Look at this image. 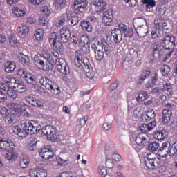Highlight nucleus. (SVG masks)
Instances as JSON below:
<instances>
[{"instance_id":"22","label":"nucleus","mask_w":177,"mask_h":177,"mask_svg":"<svg viewBox=\"0 0 177 177\" xmlns=\"http://www.w3.org/2000/svg\"><path fill=\"white\" fill-rule=\"evenodd\" d=\"M15 150H16L15 145H12L11 147H9L7 149L8 153L6 154V156L8 160L13 161V160H16L17 158V153L15 152Z\"/></svg>"},{"instance_id":"10","label":"nucleus","mask_w":177,"mask_h":177,"mask_svg":"<svg viewBox=\"0 0 177 177\" xmlns=\"http://www.w3.org/2000/svg\"><path fill=\"white\" fill-rule=\"evenodd\" d=\"M160 159L158 158H149L148 157L147 160L145 161V164L149 169H157L158 168V165H160Z\"/></svg>"},{"instance_id":"54","label":"nucleus","mask_w":177,"mask_h":177,"mask_svg":"<svg viewBox=\"0 0 177 177\" xmlns=\"http://www.w3.org/2000/svg\"><path fill=\"white\" fill-rule=\"evenodd\" d=\"M66 60H64L63 58L55 59V64L58 67H60L59 68L63 69V66H66Z\"/></svg>"},{"instance_id":"20","label":"nucleus","mask_w":177,"mask_h":177,"mask_svg":"<svg viewBox=\"0 0 177 177\" xmlns=\"http://www.w3.org/2000/svg\"><path fill=\"white\" fill-rule=\"evenodd\" d=\"M157 81H158V74L157 73V72H155L151 79V81H149L147 84H145V86L146 91H149V89L153 88V86H154V85L157 84Z\"/></svg>"},{"instance_id":"30","label":"nucleus","mask_w":177,"mask_h":177,"mask_svg":"<svg viewBox=\"0 0 177 177\" xmlns=\"http://www.w3.org/2000/svg\"><path fill=\"white\" fill-rule=\"evenodd\" d=\"M142 4L145 5L147 12H150L156 6V0H142Z\"/></svg>"},{"instance_id":"16","label":"nucleus","mask_w":177,"mask_h":177,"mask_svg":"<svg viewBox=\"0 0 177 177\" xmlns=\"http://www.w3.org/2000/svg\"><path fill=\"white\" fill-rule=\"evenodd\" d=\"M30 177H46L48 176V173H46V170L40 169L36 170L34 169H31L29 171Z\"/></svg>"},{"instance_id":"14","label":"nucleus","mask_w":177,"mask_h":177,"mask_svg":"<svg viewBox=\"0 0 177 177\" xmlns=\"http://www.w3.org/2000/svg\"><path fill=\"white\" fill-rule=\"evenodd\" d=\"M153 138L156 140H164L168 138V131L165 129L158 130L154 132Z\"/></svg>"},{"instance_id":"31","label":"nucleus","mask_w":177,"mask_h":177,"mask_svg":"<svg viewBox=\"0 0 177 177\" xmlns=\"http://www.w3.org/2000/svg\"><path fill=\"white\" fill-rule=\"evenodd\" d=\"M83 71L86 73L87 78L92 80V78H95V73L92 70V67L91 66V64L87 65L86 67H83Z\"/></svg>"},{"instance_id":"7","label":"nucleus","mask_w":177,"mask_h":177,"mask_svg":"<svg viewBox=\"0 0 177 177\" xmlns=\"http://www.w3.org/2000/svg\"><path fill=\"white\" fill-rule=\"evenodd\" d=\"M113 10L111 8L108 9L103 12L102 23L105 24V26H113V24H114L113 21Z\"/></svg>"},{"instance_id":"50","label":"nucleus","mask_w":177,"mask_h":177,"mask_svg":"<svg viewBox=\"0 0 177 177\" xmlns=\"http://www.w3.org/2000/svg\"><path fill=\"white\" fill-rule=\"evenodd\" d=\"M133 28L129 27L123 32V34L126 38H132V37H133Z\"/></svg>"},{"instance_id":"32","label":"nucleus","mask_w":177,"mask_h":177,"mask_svg":"<svg viewBox=\"0 0 177 177\" xmlns=\"http://www.w3.org/2000/svg\"><path fill=\"white\" fill-rule=\"evenodd\" d=\"M39 82L40 85H42V86H44L46 89L49 88V86L50 84H52V80H49V78H46V77L41 76L39 78Z\"/></svg>"},{"instance_id":"59","label":"nucleus","mask_w":177,"mask_h":177,"mask_svg":"<svg viewBox=\"0 0 177 177\" xmlns=\"http://www.w3.org/2000/svg\"><path fill=\"white\" fill-rule=\"evenodd\" d=\"M32 125V120L28 122V123L24 124V127H25V131H26L29 135H31Z\"/></svg>"},{"instance_id":"41","label":"nucleus","mask_w":177,"mask_h":177,"mask_svg":"<svg viewBox=\"0 0 177 177\" xmlns=\"http://www.w3.org/2000/svg\"><path fill=\"white\" fill-rule=\"evenodd\" d=\"M148 149L151 150V151H158V149H160V143L157 142H151L149 141L148 145Z\"/></svg>"},{"instance_id":"4","label":"nucleus","mask_w":177,"mask_h":177,"mask_svg":"<svg viewBox=\"0 0 177 177\" xmlns=\"http://www.w3.org/2000/svg\"><path fill=\"white\" fill-rule=\"evenodd\" d=\"M66 13L68 19V26H70L71 27H74V26H77V24L80 23L81 18L78 15H80L78 12L75 11L72 12L70 10H67Z\"/></svg>"},{"instance_id":"21","label":"nucleus","mask_w":177,"mask_h":177,"mask_svg":"<svg viewBox=\"0 0 177 177\" xmlns=\"http://www.w3.org/2000/svg\"><path fill=\"white\" fill-rule=\"evenodd\" d=\"M142 121L146 122V121H151V120L156 118V112L153 109H149L146 114L142 115Z\"/></svg>"},{"instance_id":"27","label":"nucleus","mask_w":177,"mask_h":177,"mask_svg":"<svg viewBox=\"0 0 177 177\" xmlns=\"http://www.w3.org/2000/svg\"><path fill=\"white\" fill-rule=\"evenodd\" d=\"M53 48H54V51L51 53L52 56L55 59H59L60 57V53L63 50V45L58 44L57 46H53Z\"/></svg>"},{"instance_id":"8","label":"nucleus","mask_w":177,"mask_h":177,"mask_svg":"<svg viewBox=\"0 0 177 177\" xmlns=\"http://www.w3.org/2000/svg\"><path fill=\"white\" fill-rule=\"evenodd\" d=\"M60 41L63 44H67L71 37V32L67 26H64L59 30Z\"/></svg>"},{"instance_id":"63","label":"nucleus","mask_w":177,"mask_h":177,"mask_svg":"<svg viewBox=\"0 0 177 177\" xmlns=\"http://www.w3.org/2000/svg\"><path fill=\"white\" fill-rule=\"evenodd\" d=\"M8 100V95L0 90V103H5Z\"/></svg>"},{"instance_id":"38","label":"nucleus","mask_w":177,"mask_h":177,"mask_svg":"<svg viewBox=\"0 0 177 177\" xmlns=\"http://www.w3.org/2000/svg\"><path fill=\"white\" fill-rule=\"evenodd\" d=\"M151 74V71L149 69L144 70L142 74L140 75L138 84H142V82L146 80V78H149V77H150Z\"/></svg>"},{"instance_id":"15","label":"nucleus","mask_w":177,"mask_h":177,"mask_svg":"<svg viewBox=\"0 0 177 177\" xmlns=\"http://www.w3.org/2000/svg\"><path fill=\"white\" fill-rule=\"evenodd\" d=\"M14 92H18L19 93H23L26 91V85L23 82H19L15 79L14 86L12 87Z\"/></svg>"},{"instance_id":"11","label":"nucleus","mask_w":177,"mask_h":177,"mask_svg":"<svg viewBox=\"0 0 177 177\" xmlns=\"http://www.w3.org/2000/svg\"><path fill=\"white\" fill-rule=\"evenodd\" d=\"M169 147H171V142L168 141L162 142V145L158 149V155L162 158H166L169 151Z\"/></svg>"},{"instance_id":"17","label":"nucleus","mask_w":177,"mask_h":177,"mask_svg":"<svg viewBox=\"0 0 177 177\" xmlns=\"http://www.w3.org/2000/svg\"><path fill=\"white\" fill-rule=\"evenodd\" d=\"M26 102L33 106V107H44V102L34 97H28L26 98Z\"/></svg>"},{"instance_id":"53","label":"nucleus","mask_w":177,"mask_h":177,"mask_svg":"<svg viewBox=\"0 0 177 177\" xmlns=\"http://www.w3.org/2000/svg\"><path fill=\"white\" fill-rule=\"evenodd\" d=\"M66 21L68 22V18H67V12L65 15H63L60 17L59 21H58V25L57 27H60V26H64V24Z\"/></svg>"},{"instance_id":"34","label":"nucleus","mask_w":177,"mask_h":177,"mask_svg":"<svg viewBox=\"0 0 177 177\" xmlns=\"http://www.w3.org/2000/svg\"><path fill=\"white\" fill-rule=\"evenodd\" d=\"M43 57L41 56V55H36L34 57V62L38 67H40V70L41 68L45 66V61H44Z\"/></svg>"},{"instance_id":"3","label":"nucleus","mask_w":177,"mask_h":177,"mask_svg":"<svg viewBox=\"0 0 177 177\" xmlns=\"http://www.w3.org/2000/svg\"><path fill=\"white\" fill-rule=\"evenodd\" d=\"M74 64L78 68L84 69V67L91 64L89 59L86 57H83L81 51L77 50L75 53Z\"/></svg>"},{"instance_id":"60","label":"nucleus","mask_w":177,"mask_h":177,"mask_svg":"<svg viewBox=\"0 0 177 177\" xmlns=\"http://www.w3.org/2000/svg\"><path fill=\"white\" fill-rule=\"evenodd\" d=\"M6 93L7 96L10 97V100H15V99H17V94L16 92L8 90Z\"/></svg>"},{"instance_id":"12","label":"nucleus","mask_w":177,"mask_h":177,"mask_svg":"<svg viewBox=\"0 0 177 177\" xmlns=\"http://www.w3.org/2000/svg\"><path fill=\"white\" fill-rule=\"evenodd\" d=\"M12 145L15 146V143H13L10 139L5 137L0 139V149L1 150H6V151H8V149L12 147Z\"/></svg>"},{"instance_id":"47","label":"nucleus","mask_w":177,"mask_h":177,"mask_svg":"<svg viewBox=\"0 0 177 177\" xmlns=\"http://www.w3.org/2000/svg\"><path fill=\"white\" fill-rule=\"evenodd\" d=\"M98 174L100 177H111L110 176H107V170L106 169V167L102 165L98 167Z\"/></svg>"},{"instance_id":"46","label":"nucleus","mask_w":177,"mask_h":177,"mask_svg":"<svg viewBox=\"0 0 177 177\" xmlns=\"http://www.w3.org/2000/svg\"><path fill=\"white\" fill-rule=\"evenodd\" d=\"M35 37L36 41H41L44 39V30L39 28L35 32Z\"/></svg>"},{"instance_id":"52","label":"nucleus","mask_w":177,"mask_h":177,"mask_svg":"<svg viewBox=\"0 0 177 177\" xmlns=\"http://www.w3.org/2000/svg\"><path fill=\"white\" fill-rule=\"evenodd\" d=\"M13 13L15 14L17 17H21V16H24L26 15V12H24V10L19 9L17 7L14 8Z\"/></svg>"},{"instance_id":"6","label":"nucleus","mask_w":177,"mask_h":177,"mask_svg":"<svg viewBox=\"0 0 177 177\" xmlns=\"http://www.w3.org/2000/svg\"><path fill=\"white\" fill-rule=\"evenodd\" d=\"M39 154L43 160H50L54 156L55 153L51 147L46 146L39 150Z\"/></svg>"},{"instance_id":"39","label":"nucleus","mask_w":177,"mask_h":177,"mask_svg":"<svg viewBox=\"0 0 177 177\" xmlns=\"http://www.w3.org/2000/svg\"><path fill=\"white\" fill-rule=\"evenodd\" d=\"M80 26L83 30L85 31H87V32H92V25H91V21H82L80 23Z\"/></svg>"},{"instance_id":"62","label":"nucleus","mask_w":177,"mask_h":177,"mask_svg":"<svg viewBox=\"0 0 177 177\" xmlns=\"http://www.w3.org/2000/svg\"><path fill=\"white\" fill-rule=\"evenodd\" d=\"M40 70H43L44 73H46V74L50 76V73H52V68H50V66H49L48 64L46 65L44 64V66L41 67Z\"/></svg>"},{"instance_id":"51","label":"nucleus","mask_w":177,"mask_h":177,"mask_svg":"<svg viewBox=\"0 0 177 177\" xmlns=\"http://www.w3.org/2000/svg\"><path fill=\"white\" fill-rule=\"evenodd\" d=\"M37 143H38V140H37V138H33L29 145L28 149L30 151H34V150H37Z\"/></svg>"},{"instance_id":"29","label":"nucleus","mask_w":177,"mask_h":177,"mask_svg":"<svg viewBox=\"0 0 177 177\" xmlns=\"http://www.w3.org/2000/svg\"><path fill=\"white\" fill-rule=\"evenodd\" d=\"M18 57L19 62L24 66V67H28V65L30 64V57H28V56L20 53Z\"/></svg>"},{"instance_id":"26","label":"nucleus","mask_w":177,"mask_h":177,"mask_svg":"<svg viewBox=\"0 0 177 177\" xmlns=\"http://www.w3.org/2000/svg\"><path fill=\"white\" fill-rule=\"evenodd\" d=\"M136 31L140 38H145L149 34V28L145 25L141 28H136Z\"/></svg>"},{"instance_id":"24","label":"nucleus","mask_w":177,"mask_h":177,"mask_svg":"<svg viewBox=\"0 0 177 177\" xmlns=\"http://www.w3.org/2000/svg\"><path fill=\"white\" fill-rule=\"evenodd\" d=\"M146 20L142 17L136 18L133 21V26L135 28H140L145 27V24H147Z\"/></svg>"},{"instance_id":"35","label":"nucleus","mask_w":177,"mask_h":177,"mask_svg":"<svg viewBox=\"0 0 177 177\" xmlns=\"http://www.w3.org/2000/svg\"><path fill=\"white\" fill-rule=\"evenodd\" d=\"M30 29L25 25H21L17 28V32L20 37H26V35H28V32Z\"/></svg>"},{"instance_id":"36","label":"nucleus","mask_w":177,"mask_h":177,"mask_svg":"<svg viewBox=\"0 0 177 177\" xmlns=\"http://www.w3.org/2000/svg\"><path fill=\"white\" fill-rule=\"evenodd\" d=\"M14 132H16L17 131V133L18 135V136H19V138H26L28 136V132L27 131H26V127L24 126L23 129H20V127H15Z\"/></svg>"},{"instance_id":"64","label":"nucleus","mask_w":177,"mask_h":177,"mask_svg":"<svg viewBox=\"0 0 177 177\" xmlns=\"http://www.w3.org/2000/svg\"><path fill=\"white\" fill-rule=\"evenodd\" d=\"M28 84H31L32 85H36L37 84V78L32 73L30 78L29 80H27Z\"/></svg>"},{"instance_id":"56","label":"nucleus","mask_w":177,"mask_h":177,"mask_svg":"<svg viewBox=\"0 0 177 177\" xmlns=\"http://www.w3.org/2000/svg\"><path fill=\"white\" fill-rule=\"evenodd\" d=\"M9 42L11 46H17L19 45V40L15 36H10L9 37Z\"/></svg>"},{"instance_id":"1","label":"nucleus","mask_w":177,"mask_h":177,"mask_svg":"<svg viewBox=\"0 0 177 177\" xmlns=\"http://www.w3.org/2000/svg\"><path fill=\"white\" fill-rule=\"evenodd\" d=\"M151 46L153 60L157 59V57L164 56L165 50H169L163 58V62H167V60L172 56L175 46H177L176 37L174 36L166 35L160 39V44L153 43Z\"/></svg>"},{"instance_id":"25","label":"nucleus","mask_w":177,"mask_h":177,"mask_svg":"<svg viewBox=\"0 0 177 177\" xmlns=\"http://www.w3.org/2000/svg\"><path fill=\"white\" fill-rule=\"evenodd\" d=\"M92 5H94V6H97L99 8L100 10L99 12H102V10H105L107 3L104 1V0H93L91 1Z\"/></svg>"},{"instance_id":"58","label":"nucleus","mask_w":177,"mask_h":177,"mask_svg":"<svg viewBox=\"0 0 177 177\" xmlns=\"http://www.w3.org/2000/svg\"><path fill=\"white\" fill-rule=\"evenodd\" d=\"M95 52V58L96 60L100 62L104 57V51H94Z\"/></svg>"},{"instance_id":"33","label":"nucleus","mask_w":177,"mask_h":177,"mask_svg":"<svg viewBox=\"0 0 177 177\" xmlns=\"http://www.w3.org/2000/svg\"><path fill=\"white\" fill-rule=\"evenodd\" d=\"M47 89L48 91H50V92H52V93L54 95H59V93H60V88L53 82L50 83V86H48V88Z\"/></svg>"},{"instance_id":"49","label":"nucleus","mask_w":177,"mask_h":177,"mask_svg":"<svg viewBox=\"0 0 177 177\" xmlns=\"http://www.w3.org/2000/svg\"><path fill=\"white\" fill-rule=\"evenodd\" d=\"M30 165V159L28 158H21L19 160V167L21 168H27Z\"/></svg>"},{"instance_id":"19","label":"nucleus","mask_w":177,"mask_h":177,"mask_svg":"<svg viewBox=\"0 0 177 177\" xmlns=\"http://www.w3.org/2000/svg\"><path fill=\"white\" fill-rule=\"evenodd\" d=\"M157 81H158V74L157 73V72H155L151 79V81H149L147 84H145V86L146 91H149V89L153 88V86H154V85L157 84Z\"/></svg>"},{"instance_id":"48","label":"nucleus","mask_w":177,"mask_h":177,"mask_svg":"<svg viewBox=\"0 0 177 177\" xmlns=\"http://www.w3.org/2000/svg\"><path fill=\"white\" fill-rule=\"evenodd\" d=\"M138 131L140 132H142V133H147L149 132L150 129H149V125L147 124H141L138 127Z\"/></svg>"},{"instance_id":"43","label":"nucleus","mask_w":177,"mask_h":177,"mask_svg":"<svg viewBox=\"0 0 177 177\" xmlns=\"http://www.w3.org/2000/svg\"><path fill=\"white\" fill-rule=\"evenodd\" d=\"M67 1L66 0H55V9H64L67 6Z\"/></svg>"},{"instance_id":"13","label":"nucleus","mask_w":177,"mask_h":177,"mask_svg":"<svg viewBox=\"0 0 177 177\" xmlns=\"http://www.w3.org/2000/svg\"><path fill=\"white\" fill-rule=\"evenodd\" d=\"M111 37L115 44H121L122 41V32L121 30L115 28L111 32Z\"/></svg>"},{"instance_id":"55","label":"nucleus","mask_w":177,"mask_h":177,"mask_svg":"<svg viewBox=\"0 0 177 177\" xmlns=\"http://www.w3.org/2000/svg\"><path fill=\"white\" fill-rule=\"evenodd\" d=\"M39 23L40 26L45 27V28H48V27H49V22L42 17H39Z\"/></svg>"},{"instance_id":"23","label":"nucleus","mask_w":177,"mask_h":177,"mask_svg":"<svg viewBox=\"0 0 177 177\" xmlns=\"http://www.w3.org/2000/svg\"><path fill=\"white\" fill-rule=\"evenodd\" d=\"M136 143L138 145V146H148L149 140L143 135L139 134L136 138Z\"/></svg>"},{"instance_id":"45","label":"nucleus","mask_w":177,"mask_h":177,"mask_svg":"<svg viewBox=\"0 0 177 177\" xmlns=\"http://www.w3.org/2000/svg\"><path fill=\"white\" fill-rule=\"evenodd\" d=\"M160 71L163 77H168L171 73V67L169 65L165 64L160 68Z\"/></svg>"},{"instance_id":"57","label":"nucleus","mask_w":177,"mask_h":177,"mask_svg":"<svg viewBox=\"0 0 177 177\" xmlns=\"http://www.w3.org/2000/svg\"><path fill=\"white\" fill-rule=\"evenodd\" d=\"M102 50H104L106 55H109L110 53V46L106 40H102Z\"/></svg>"},{"instance_id":"28","label":"nucleus","mask_w":177,"mask_h":177,"mask_svg":"<svg viewBox=\"0 0 177 177\" xmlns=\"http://www.w3.org/2000/svg\"><path fill=\"white\" fill-rule=\"evenodd\" d=\"M5 71L10 74V73H13L16 69V64L14 62L7 61L4 64Z\"/></svg>"},{"instance_id":"61","label":"nucleus","mask_w":177,"mask_h":177,"mask_svg":"<svg viewBox=\"0 0 177 177\" xmlns=\"http://www.w3.org/2000/svg\"><path fill=\"white\" fill-rule=\"evenodd\" d=\"M91 42L88 41L87 43L84 44L82 46V50L85 52V53H89L90 50H91Z\"/></svg>"},{"instance_id":"42","label":"nucleus","mask_w":177,"mask_h":177,"mask_svg":"<svg viewBox=\"0 0 177 177\" xmlns=\"http://www.w3.org/2000/svg\"><path fill=\"white\" fill-rule=\"evenodd\" d=\"M162 92H167L170 96L174 95V90L172 88V84L171 83H165L162 88Z\"/></svg>"},{"instance_id":"37","label":"nucleus","mask_w":177,"mask_h":177,"mask_svg":"<svg viewBox=\"0 0 177 177\" xmlns=\"http://www.w3.org/2000/svg\"><path fill=\"white\" fill-rule=\"evenodd\" d=\"M149 99V93L147 91H142L138 93L136 100L138 103H142V102H145Z\"/></svg>"},{"instance_id":"5","label":"nucleus","mask_w":177,"mask_h":177,"mask_svg":"<svg viewBox=\"0 0 177 177\" xmlns=\"http://www.w3.org/2000/svg\"><path fill=\"white\" fill-rule=\"evenodd\" d=\"M165 107L167 108L162 111V122H164V124H168V122L171 121V117H172V110L174 109V107H175V105L167 103L165 104Z\"/></svg>"},{"instance_id":"18","label":"nucleus","mask_w":177,"mask_h":177,"mask_svg":"<svg viewBox=\"0 0 177 177\" xmlns=\"http://www.w3.org/2000/svg\"><path fill=\"white\" fill-rule=\"evenodd\" d=\"M48 41L52 46H57L59 44H62L59 40V32H53L50 33Z\"/></svg>"},{"instance_id":"40","label":"nucleus","mask_w":177,"mask_h":177,"mask_svg":"<svg viewBox=\"0 0 177 177\" xmlns=\"http://www.w3.org/2000/svg\"><path fill=\"white\" fill-rule=\"evenodd\" d=\"M166 6L165 3H161L158 6L156 9V15L157 16H162L165 14Z\"/></svg>"},{"instance_id":"44","label":"nucleus","mask_w":177,"mask_h":177,"mask_svg":"<svg viewBox=\"0 0 177 177\" xmlns=\"http://www.w3.org/2000/svg\"><path fill=\"white\" fill-rule=\"evenodd\" d=\"M3 121L8 125H10L15 121V114L8 113L3 117Z\"/></svg>"},{"instance_id":"9","label":"nucleus","mask_w":177,"mask_h":177,"mask_svg":"<svg viewBox=\"0 0 177 177\" xmlns=\"http://www.w3.org/2000/svg\"><path fill=\"white\" fill-rule=\"evenodd\" d=\"M73 6L76 13H82L85 9H86V6H88V1L76 0L75 1Z\"/></svg>"},{"instance_id":"2","label":"nucleus","mask_w":177,"mask_h":177,"mask_svg":"<svg viewBox=\"0 0 177 177\" xmlns=\"http://www.w3.org/2000/svg\"><path fill=\"white\" fill-rule=\"evenodd\" d=\"M41 131L43 135L47 137L48 140H56L57 134L56 133V129L50 125H46L41 129V126H37L36 132Z\"/></svg>"}]
</instances>
